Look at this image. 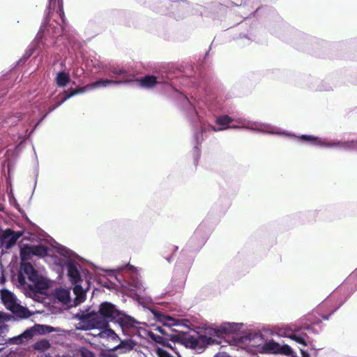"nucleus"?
<instances>
[{"label": "nucleus", "instance_id": "23", "mask_svg": "<svg viewBox=\"0 0 357 357\" xmlns=\"http://www.w3.org/2000/svg\"><path fill=\"white\" fill-rule=\"evenodd\" d=\"M116 271H125V272H130L132 273H135L136 271V268H135L133 266H131L130 264H126L123 266H119Z\"/></svg>", "mask_w": 357, "mask_h": 357}, {"label": "nucleus", "instance_id": "21", "mask_svg": "<svg viewBox=\"0 0 357 357\" xmlns=\"http://www.w3.org/2000/svg\"><path fill=\"white\" fill-rule=\"evenodd\" d=\"M135 345V343L133 340H126L121 341L119 344L115 347V348H124L126 351L132 349Z\"/></svg>", "mask_w": 357, "mask_h": 357}, {"label": "nucleus", "instance_id": "26", "mask_svg": "<svg viewBox=\"0 0 357 357\" xmlns=\"http://www.w3.org/2000/svg\"><path fill=\"white\" fill-rule=\"evenodd\" d=\"M160 321H162L165 325H175V320L169 316L162 315L160 318Z\"/></svg>", "mask_w": 357, "mask_h": 357}, {"label": "nucleus", "instance_id": "36", "mask_svg": "<svg viewBox=\"0 0 357 357\" xmlns=\"http://www.w3.org/2000/svg\"><path fill=\"white\" fill-rule=\"evenodd\" d=\"M4 319V315H3V313L1 312H0V323L3 321Z\"/></svg>", "mask_w": 357, "mask_h": 357}, {"label": "nucleus", "instance_id": "24", "mask_svg": "<svg viewBox=\"0 0 357 357\" xmlns=\"http://www.w3.org/2000/svg\"><path fill=\"white\" fill-rule=\"evenodd\" d=\"M84 73V68L82 67L78 66L77 65H75L73 66V75L75 77H81Z\"/></svg>", "mask_w": 357, "mask_h": 357}, {"label": "nucleus", "instance_id": "40", "mask_svg": "<svg viewBox=\"0 0 357 357\" xmlns=\"http://www.w3.org/2000/svg\"><path fill=\"white\" fill-rule=\"evenodd\" d=\"M319 90H328V89H322V88H320Z\"/></svg>", "mask_w": 357, "mask_h": 357}, {"label": "nucleus", "instance_id": "16", "mask_svg": "<svg viewBox=\"0 0 357 357\" xmlns=\"http://www.w3.org/2000/svg\"><path fill=\"white\" fill-rule=\"evenodd\" d=\"M101 329L102 331L98 333V336L100 337L115 342H117L119 340V337L117 334L111 328L105 327Z\"/></svg>", "mask_w": 357, "mask_h": 357}, {"label": "nucleus", "instance_id": "13", "mask_svg": "<svg viewBox=\"0 0 357 357\" xmlns=\"http://www.w3.org/2000/svg\"><path fill=\"white\" fill-rule=\"evenodd\" d=\"M264 348L266 351L273 354H280L287 356H292L294 351L291 347L287 344H280L273 340H267L264 342Z\"/></svg>", "mask_w": 357, "mask_h": 357}, {"label": "nucleus", "instance_id": "37", "mask_svg": "<svg viewBox=\"0 0 357 357\" xmlns=\"http://www.w3.org/2000/svg\"><path fill=\"white\" fill-rule=\"evenodd\" d=\"M3 209H4L3 205L0 202V211H3Z\"/></svg>", "mask_w": 357, "mask_h": 357}, {"label": "nucleus", "instance_id": "12", "mask_svg": "<svg viewBox=\"0 0 357 357\" xmlns=\"http://www.w3.org/2000/svg\"><path fill=\"white\" fill-rule=\"evenodd\" d=\"M132 286L133 289L131 288V290L136 291L135 295L138 303L144 307L150 308L152 298L149 296L143 294L146 289L143 283L139 280H133Z\"/></svg>", "mask_w": 357, "mask_h": 357}, {"label": "nucleus", "instance_id": "2", "mask_svg": "<svg viewBox=\"0 0 357 357\" xmlns=\"http://www.w3.org/2000/svg\"><path fill=\"white\" fill-rule=\"evenodd\" d=\"M81 319L87 322L91 328H103L109 326L111 321L118 322L123 333L130 337H145L148 333L150 337L157 342H162L163 337L155 335L152 332H147L139 325V322L134 318L128 316L119 310L116 305L109 303L104 302L99 306L98 312L94 310L82 314Z\"/></svg>", "mask_w": 357, "mask_h": 357}, {"label": "nucleus", "instance_id": "32", "mask_svg": "<svg viewBox=\"0 0 357 357\" xmlns=\"http://www.w3.org/2000/svg\"><path fill=\"white\" fill-rule=\"evenodd\" d=\"M201 229H202V227H201V226H200V227H199L197 229V230L195 231V234H194V237H196L197 236H198V235H199V232H200Z\"/></svg>", "mask_w": 357, "mask_h": 357}, {"label": "nucleus", "instance_id": "19", "mask_svg": "<svg viewBox=\"0 0 357 357\" xmlns=\"http://www.w3.org/2000/svg\"><path fill=\"white\" fill-rule=\"evenodd\" d=\"M110 72L112 73V78H117L119 77H121L123 80H120L122 83L130 82L131 79L128 77V73L123 68H119L116 67H113L110 69Z\"/></svg>", "mask_w": 357, "mask_h": 357}, {"label": "nucleus", "instance_id": "7", "mask_svg": "<svg viewBox=\"0 0 357 357\" xmlns=\"http://www.w3.org/2000/svg\"><path fill=\"white\" fill-rule=\"evenodd\" d=\"M181 107L186 112L188 116L192 121H202L203 114H206L208 110L210 113L218 112L221 109V104L213 95H209L204 98L199 99L197 102V108L185 95H181Z\"/></svg>", "mask_w": 357, "mask_h": 357}, {"label": "nucleus", "instance_id": "27", "mask_svg": "<svg viewBox=\"0 0 357 357\" xmlns=\"http://www.w3.org/2000/svg\"><path fill=\"white\" fill-rule=\"evenodd\" d=\"M155 353L158 357H172L169 354H168L165 350L160 347H158L155 350Z\"/></svg>", "mask_w": 357, "mask_h": 357}, {"label": "nucleus", "instance_id": "35", "mask_svg": "<svg viewBox=\"0 0 357 357\" xmlns=\"http://www.w3.org/2000/svg\"><path fill=\"white\" fill-rule=\"evenodd\" d=\"M254 336L256 337L257 338L261 339V334L260 333H255Z\"/></svg>", "mask_w": 357, "mask_h": 357}, {"label": "nucleus", "instance_id": "38", "mask_svg": "<svg viewBox=\"0 0 357 357\" xmlns=\"http://www.w3.org/2000/svg\"><path fill=\"white\" fill-rule=\"evenodd\" d=\"M37 327H38V328H41L42 329H43V328H44L43 326H38ZM44 332H45V331H44V330H43V331H42V332H40V331H38V333H44Z\"/></svg>", "mask_w": 357, "mask_h": 357}, {"label": "nucleus", "instance_id": "18", "mask_svg": "<svg viewBox=\"0 0 357 357\" xmlns=\"http://www.w3.org/2000/svg\"><path fill=\"white\" fill-rule=\"evenodd\" d=\"M70 81L69 73L65 71L59 72L55 77V82L57 86L64 87Z\"/></svg>", "mask_w": 357, "mask_h": 357}, {"label": "nucleus", "instance_id": "1", "mask_svg": "<svg viewBox=\"0 0 357 357\" xmlns=\"http://www.w3.org/2000/svg\"><path fill=\"white\" fill-rule=\"evenodd\" d=\"M215 123L218 126L217 127L209 126L208 128H206L205 126H202V131L211 130L215 132H219L229 128H244L263 133L284 135L289 137H298L302 141L317 147L357 151V140L341 142L308 135H302L300 137H296L294 134L282 131L280 128L271 124L260 121H252L244 118L235 119L228 115H220L216 118Z\"/></svg>", "mask_w": 357, "mask_h": 357}, {"label": "nucleus", "instance_id": "10", "mask_svg": "<svg viewBox=\"0 0 357 357\" xmlns=\"http://www.w3.org/2000/svg\"><path fill=\"white\" fill-rule=\"evenodd\" d=\"M22 235V231L15 232L10 229L4 231L0 229V247L6 249L11 248Z\"/></svg>", "mask_w": 357, "mask_h": 357}, {"label": "nucleus", "instance_id": "33", "mask_svg": "<svg viewBox=\"0 0 357 357\" xmlns=\"http://www.w3.org/2000/svg\"><path fill=\"white\" fill-rule=\"evenodd\" d=\"M202 135L201 133H197L195 135L197 145L199 144V136Z\"/></svg>", "mask_w": 357, "mask_h": 357}, {"label": "nucleus", "instance_id": "30", "mask_svg": "<svg viewBox=\"0 0 357 357\" xmlns=\"http://www.w3.org/2000/svg\"><path fill=\"white\" fill-rule=\"evenodd\" d=\"M5 281H6V278L4 277L3 271H1V275H0V284H3Z\"/></svg>", "mask_w": 357, "mask_h": 357}, {"label": "nucleus", "instance_id": "29", "mask_svg": "<svg viewBox=\"0 0 357 357\" xmlns=\"http://www.w3.org/2000/svg\"><path fill=\"white\" fill-rule=\"evenodd\" d=\"M82 357H94V355L93 354L92 352H91L86 349H84V350L82 351Z\"/></svg>", "mask_w": 357, "mask_h": 357}, {"label": "nucleus", "instance_id": "8", "mask_svg": "<svg viewBox=\"0 0 357 357\" xmlns=\"http://www.w3.org/2000/svg\"><path fill=\"white\" fill-rule=\"evenodd\" d=\"M122 84V82L117 81L115 79H100L93 83L89 84L83 87H80L76 89H72L68 91H65L64 96L62 98V100L55 106H54L52 108L50 109L49 111L40 119V121L36 124L33 129L31 131L30 134H31L35 128L37 127V126L45 119V116L48 114L52 112L54 109H55L56 107H58L59 105H61L62 103H63L65 101H66L70 98L77 95L84 93L86 91H91L95 89L98 88H104L107 87L109 85L112 84Z\"/></svg>", "mask_w": 357, "mask_h": 357}, {"label": "nucleus", "instance_id": "20", "mask_svg": "<svg viewBox=\"0 0 357 357\" xmlns=\"http://www.w3.org/2000/svg\"><path fill=\"white\" fill-rule=\"evenodd\" d=\"M36 333V330L35 328H30L29 330H26L25 332H24L21 335L18 336V337H13V338H10L9 340V341L10 342H13V343H16V344H18V343H20L21 341H22V338H24L26 340H28V339H30L31 338L34 334Z\"/></svg>", "mask_w": 357, "mask_h": 357}, {"label": "nucleus", "instance_id": "28", "mask_svg": "<svg viewBox=\"0 0 357 357\" xmlns=\"http://www.w3.org/2000/svg\"><path fill=\"white\" fill-rule=\"evenodd\" d=\"M6 119V114H0V131H5L6 130V125L4 123Z\"/></svg>", "mask_w": 357, "mask_h": 357}, {"label": "nucleus", "instance_id": "11", "mask_svg": "<svg viewBox=\"0 0 357 357\" xmlns=\"http://www.w3.org/2000/svg\"><path fill=\"white\" fill-rule=\"evenodd\" d=\"M139 82L140 86L144 88H151L155 85L163 84L166 91H169L170 89H174L173 82L169 83L167 79L160 76L146 75Z\"/></svg>", "mask_w": 357, "mask_h": 357}, {"label": "nucleus", "instance_id": "9", "mask_svg": "<svg viewBox=\"0 0 357 357\" xmlns=\"http://www.w3.org/2000/svg\"><path fill=\"white\" fill-rule=\"evenodd\" d=\"M1 299L6 307L16 316L21 318H28L31 315L29 310L21 305L16 296L7 289L1 291Z\"/></svg>", "mask_w": 357, "mask_h": 357}, {"label": "nucleus", "instance_id": "3", "mask_svg": "<svg viewBox=\"0 0 357 357\" xmlns=\"http://www.w3.org/2000/svg\"><path fill=\"white\" fill-rule=\"evenodd\" d=\"M344 301L345 299L341 301L334 309L331 310L328 315L325 314L324 312L325 311L329 310L331 307V305L329 304L330 301H325L321 305L318 306L316 310L303 317L298 324L288 325L282 330L280 331V335L289 338L297 343L299 345L298 348L302 357H310L309 354L305 351L303 348L312 347V342L305 331L318 333V331L313 330L312 326L319 324L321 319H328L329 316L337 310Z\"/></svg>", "mask_w": 357, "mask_h": 357}, {"label": "nucleus", "instance_id": "22", "mask_svg": "<svg viewBox=\"0 0 357 357\" xmlns=\"http://www.w3.org/2000/svg\"><path fill=\"white\" fill-rule=\"evenodd\" d=\"M90 62H91V65L95 69H96L98 70H104L106 67V65L103 62L100 61V60H98L96 58H94L93 59H91Z\"/></svg>", "mask_w": 357, "mask_h": 357}, {"label": "nucleus", "instance_id": "4", "mask_svg": "<svg viewBox=\"0 0 357 357\" xmlns=\"http://www.w3.org/2000/svg\"><path fill=\"white\" fill-rule=\"evenodd\" d=\"M47 253V247L43 245H24L20 250L22 264L18 274V285L26 296L32 297L36 294H44L49 288L47 279L39 274L33 266L26 261L31 256H43Z\"/></svg>", "mask_w": 357, "mask_h": 357}, {"label": "nucleus", "instance_id": "34", "mask_svg": "<svg viewBox=\"0 0 357 357\" xmlns=\"http://www.w3.org/2000/svg\"><path fill=\"white\" fill-rule=\"evenodd\" d=\"M40 344H43V347H47L49 346V343L47 341L41 342Z\"/></svg>", "mask_w": 357, "mask_h": 357}, {"label": "nucleus", "instance_id": "31", "mask_svg": "<svg viewBox=\"0 0 357 357\" xmlns=\"http://www.w3.org/2000/svg\"><path fill=\"white\" fill-rule=\"evenodd\" d=\"M10 204H13L16 208L19 206V204L17 203L14 197H10Z\"/></svg>", "mask_w": 357, "mask_h": 357}, {"label": "nucleus", "instance_id": "14", "mask_svg": "<svg viewBox=\"0 0 357 357\" xmlns=\"http://www.w3.org/2000/svg\"><path fill=\"white\" fill-rule=\"evenodd\" d=\"M54 297L63 304L70 302V293L69 289L59 288L54 291Z\"/></svg>", "mask_w": 357, "mask_h": 357}, {"label": "nucleus", "instance_id": "6", "mask_svg": "<svg viewBox=\"0 0 357 357\" xmlns=\"http://www.w3.org/2000/svg\"><path fill=\"white\" fill-rule=\"evenodd\" d=\"M243 326V323L228 322L224 324L220 329L208 328L204 335H190L185 338L186 347L197 351L203 350L206 346L220 343L222 332L235 333Z\"/></svg>", "mask_w": 357, "mask_h": 357}, {"label": "nucleus", "instance_id": "15", "mask_svg": "<svg viewBox=\"0 0 357 357\" xmlns=\"http://www.w3.org/2000/svg\"><path fill=\"white\" fill-rule=\"evenodd\" d=\"M23 119L24 117L18 112L6 114L4 122L6 129L16 125L20 120Z\"/></svg>", "mask_w": 357, "mask_h": 357}, {"label": "nucleus", "instance_id": "39", "mask_svg": "<svg viewBox=\"0 0 357 357\" xmlns=\"http://www.w3.org/2000/svg\"><path fill=\"white\" fill-rule=\"evenodd\" d=\"M195 151L199 154V149L197 145L195 146Z\"/></svg>", "mask_w": 357, "mask_h": 357}, {"label": "nucleus", "instance_id": "17", "mask_svg": "<svg viewBox=\"0 0 357 357\" xmlns=\"http://www.w3.org/2000/svg\"><path fill=\"white\" fill-rule=\"evenodd\" d=\"M347 286H351V291L349 294H351L357 289V268L347 278L341 287V289L345 288Z\"/></svg>", "mask_w": 357, "mask_h": 357}, {"label": "nucleus", "instance_id": "5", "mask_svg": "<svg viewBox=\"0 0 357 357\" xmlns=\"http://www.w3.org/2000/svg\"><path fill=\"white\" fill-rule=\"evenodd\" d=\"M59 253L61 257L56 263L59 266L66 268L68 276L74 286L75 303L78 305L86 298V292L90 288L91 277L89 271L79 265V258L77 255L63 246L59 248Z\"/></svg>", "mask_w": 357, "mask_h": 357}, {"label": "nucleus", "instance_id": "25", "mask_svg": "<svg viewBox=\"0 0 357 357\" xmlns=\"http://www.w3.org/2000/svg\"><path fill=\"white\" fill-rule=\"evenodd\" d=\"M8 332V326L7 325H1L0 326V337H2L1 341L2 342L0 344H4L6 342V340L3 338L6 334Z\"/></svg>", "mask_w": 357, "mask_h": 357}]
</instances>
